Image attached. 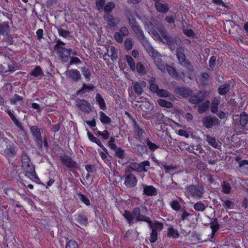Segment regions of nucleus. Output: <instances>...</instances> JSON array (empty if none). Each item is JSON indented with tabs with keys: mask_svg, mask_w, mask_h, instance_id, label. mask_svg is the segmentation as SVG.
<instances>
[{
	"mask_svg": "<svg viewBox=\"0 0 248 248\" xmlns=\"http://www.w3.org/2000/svg\"><path fill=\"white\" fill-rule=\"evenodd\" d=\"M123 215L130 225L139 221H144L148 224L151 223V220L149 217L141 214V209L139 207L134 208L132 212L129 210H125Z\"/></svg>",
	"mask_w": 248,
	"mask_h": 248,
	"instance_id": "nucleus-1",
	"label": "nucleus"
},
{
	"mask_svg": "<svg viewBox=\"0 0 248 248\" xmlns=\"http://www.w3.org/2000/svg\"><path fill=\"white\" fill-rule=\"evenodd\" d=\"M186 197H191L196 200L202 199L205 192L204 186L202 184L189 185L185 188Z\"/></svg>",
	"mask_w": 248,
	"mask_h": 248,
	"instance_id": "nucleus-2",
	"label": "nucleus"
},
{
	"mask_svg": "<svg viewBox=\"0 0 248 248\" xmlns=\"http://www.w3.org/2000/svg\"><path fill=\"white\" fill-rule=\"evenodd\" d=\"M175 44L179 46L177 48L176 56L178 60L179 63L182 66L185 67L189 70L193 69V66L190 62L186 61V56L184 53V46L180 39L178 38H175Z\"/></svg>",
	"mask_w": 248,
	"mask_h": 248,
	"instance_id": "nucleus-3",
	"label": "nucleus"
},
{
	"mask_svg": "<svg viewBox=\"0 0 248 248\" xmlns=\"http://www.w3.org/2000/svg\"><path fill=\"white\" fill-rule=\"evenodd\" d=\"M30 131L33 140L35 142L36 145L39 150L42 151L43 148V145L47 148L48 144L47 141L46 137L42 138L41 129L37 125H33L30 126Z\"/></svg>",
	"mask_w": 248,
	"mask_h": 248,
	"instance_id": "nucleus-4",
	"label": "nucleus"
},
{
	"mask_svg": "<svg viewBox=\"0 0 248 248\" xmlns=\"http://www.w3.org/2000/svg\"><path fill=\"white\" fill-rule=\"evenodd\" d=\"M2 142L5 145V148L1 151V154L10 163L11 158L15 157L17 155L18 148L16 144L10 142L9 140L6 138L2 139Z\"/></svg>",
	"mask_w": 248,
	"mask_h": 248,
	"instance_id": "nucleus-5",
	"label": "nucleus"
},
{
	"mask_svg": "<svg viewBox=\"0 0 248 248\" xmlns=\"http://www.w3.org/2000/svg\"><path fill=\"white\" fill-rule=\"evenodd\" d=\"M65 43L60 39L56 40V44L54 46V49L60 58L61 60L63 62H68L71 49L64 47Z\"/></svg>",
	"mask_w": 248,
	"mask_h": 248,
	"instance_id": "nucleus-6",
	"label": "nucleus"
},
{
	"mask_svg": "<svg viewBox=\"0 0 248 248\" xmlns=\"http://www.w3.org/2000/svg\"><path fill=\"white\" fill-rule=\"evenodd\" d=\"M158 31L160 37L159 40L167 44L171 51H174L176 49L175 40L172 39L167 31L164 28H161L158 30Z\"/></svg>",
	"mask_w": 248,
	"mask_h": 248,
	"instance_id": "nucleus-7",
	"label": "nucleus"
},
{
	"mask_svg": "<svg viewBox=\"0 0 248 248\" xmlns=\"http://www.w3.org/2000/svg\"><path fill=\"white\" fill-rule=\"evenodd\" d=\"M150 167V162L148 161H144L140 163L132 162L129 163L125 170H129L131 172L133 170L140 172L144 171L147 172Z\"/></svg>",
	"mask_w": 248,
	"mask_h": 248,
	"instance_id": "nucleus-8",
	"label": "nucleus"
},
{
	"mask_svg": "<svg viewBox=\"0 0 248 248\" xmlns=\"http://www.w3.org/2000/svg\"><path fill=\"white\" fill-rule=\"evenodd\" d=\"M124 184L128 188L135 187L138 182V179L136 176L129 170H125Z\"/></svg>",
	"mask_w": 248,
	"mask_h": 248,
	"instance_id": "nucleus-9",
	"label": "nucleus"
},
{
	"mask_svg": "<svg viewBox=\"0 0 248 248\" xmlns=\"http://www.w3.org/2000/svg\"><path fill=\"white\" fill-rule=\"evenodd\" d=\"M146 83L142 80L138 81H133L131 89H128V92L130 96L133 93V90L134 92L138 95H140L143 92L144 88L146 87Z\"/></svg>",
	"mask_w": 248,
	"mask_h": 248,
	"instance_id": "nucleus-10",
	"label": "nucleus"
},
{
	"mask_svg": "<svg viewBox=\"0 0 248 248\" xmlns=\"http://www.w3.org/2000/svg\"><path fill=\"white\" fill-rule=\"evenodd\" d=\"M22 168L25 175L30 179L31 181L37 182L39 180L38 177L36 175L35 167L33 164L28 166L26 165V166Z\"/></svg>",
	"mask_w": 248,
	"mask_h": 248,
	"instance_id": "nucleus-11",
	"label": "nucleus"
},
{
	"mask_svg": "<svg viewBox=\"0 0 248 248\" xmlns=\"http://www.w3.org/2000/svg\"><path fill=\"white\" fill-rule=\"evenodd\" d=\"M202 124L206 128L209 129L213 126H217L220 124V121L215 117L212 116H206L203 118L202 121Z\"/></svg>",
	"mask_w": 248,
	"mask_h": 248,
	"instance_id": "nucleus-12",
	"label": "nucleus"
},
{
	"mask_svg": "<svg viewBox=\"0 0 248 248\" xmlns=\"http://www.w3.org/2000/svg\"><path fill=\"white\" fill-rule=\"evenodd\" d=\"M76 106L84 113H89L92 110L90 103L86 100L78 98L75 101Z\"/></svg>",
	"mask_w": 248,
	"mask_h": 248,
	"instance_id": "nucleus-13",
	"label": "nucleus"
},
{
	"mask_svg": "<svg viewBox=\"0 0 248 248\" xmlns=\"http://www.w3.org/2000/svg\"><path fill=\"white\" fill-rule=\"evenodd\" d=\"M206 97V92L200 91L196 94L190 95L189 101L191 104L196 105L202 103Z\"/></svg>",
	"mask_w": 248,
	"mask_h": 248,
	"instance_id": "nucleus-14",
	"label": "nucleus"
},
{
	"mask_svg": "<svg viewBox=\"0 0 248 248\" xmlns=\"http://www.w3.org/2000/svg\"><path fill=\"white\" fill-rule=\"evenodd\" d=\"M66 77L74 82H78L81 79L80 72L76 69H71L65 72Z\"/></svg>",
	"mask_w": 248,
	"mask_h": 248,
	"instance_id": "nucleus-15",
	"label": "nucleus"
},
{
	"mask_svg": "<svg viewBox=\"0 0 248 248\" xmlns=\"http://www.w3.org/2000/svg\"><path fill=\"white\" fill-rule=\"evenodd\" d=\"M174 92L178 95L187 97L193 94V91L189 88L177 86L174 88Z\"/></svg>",
	"mask_w": 248,
	"mask_h": 248,
	"instance_id": "nucleus-16",
	"label": "nucleus"
},
{
	"mask_svg": "<svg viewBox=\"0 0 248 248\" xmlns=\"http://www.w3.org/2000/svg\"><path fill=\"white\" fill-rule=\"evenodd\" d=\"M44 76V73L40 66H36L30 73H29L27 77L30 79L36 78L38 79L42 78Z\"/></svg>",
	"mask_w": 248,
	"mask_h": 248,
	"instance_id": "nucleus-17",
	"label": "nucleus"
},
{
	"mask_svg": "<svg viewBox=\"0 0 248 248\" xmlns=\"http://www.w3.org/2000/svg\"><path fill=\"white\" fill-rule=\"evenodd\" d=\"M61 160L65 166L70 168L71 170L78 168V164L74 161L70 157L67 155H64L61 157Z\"/></svg>",
	"mask_w": 248,
	"mask_h": 248,
	"instance_id": "nucleus-18",
	"label": "nucleus"
},
{
	"mask_svg": "<svg viewBox=\"0 0 248 248\" xmlns=\"http://www.w3.org/2000/svg\"><path fill=\"white\" fill-rule=\"evenodd\" d=\"M104 18L107 22V25L110 27H116L120 22V19L119 18H115L108 13L105 15Z\"/></svg>",
	"mask_w": 248,
	"mask_h": 248,
	"instance_id": "nucleus-19",
	"label": "nucleus"
},
{
	"mask_svg": "<svg viewBox=\"0 0 248 248\" xmlns=\"http://www.w3.org/2000/svg\"><path fill=\"white\" fill-rule=\"evenodd\" d=\"M141 186L144 194L148 196H155L157 194V189L154 186L146 184H142Z\"/></svg>",
	"mask_w": 248,
	"mask_h": 248,
	"instance_id": "nucleus-20",
	"label": "nucleus"
},
{
	"mask_svg": "<svg viewBox=\"0 0 248 248\" xmlns=\"http://www.w3.org/2000/svg\"><path fill=\"white\" fill-rule=\"evenodd\" d=\"M139 107L140 108L143 112L142 116L146 119H149L150 118L146 117V115L149 113L148 112L151 111L153 109V105L150 104L149 102L145 101L142 102L140 105Z\"/></svg>",
	"mask_w": 248,
	"mask_h": 248,
	"instance_id": "nucleus-21",
	"label": "nucleus"
},
{
	"mask_svg": "<svg viewBox=\"0 0 248 248\" xmlns=\"http://www.w3.org/2000/svg\"><path fill=\"white\" fill-rule=\"evenodd\" d=\"M235 160L239 164V168L243 173H247L248 171V160H241V157L237 156Z\"/></svg>",
	"mask_w": 248,
	"mask_h": 248,
	"instance_id": "nucleus-22",
	"label": "nucleus"
},
{
	"mask_svg": "<svg viewBox=\"0 0 248 248\" xmlns=\"http://www.w3.org/2000/svg\"><path fill=\"white\" fill-rule=\"evenodd\" d=\"M132 123L134 127V132L135 133L137 136V138L139 140L141 139L143 137V134L144 133V129L139 126L135 119L132 118Z\"/></svg>",
	"mask_w": 248,
	"mask_h": 248,
	"instance_id": "nucleus-23",
	"label": "nucleus"
},
{
	"mask_svg": "<svg viewBox=\"0 0 248 248\" xmlns=\"http://www.w3.org/2000/svg\"><path fill=\"white\" fill-rule=\"evenodd\" d=\"M5 112L8 114L11 119L14 122V124L21 130H22L23 129V127L21 123L16 118L15 115L14 111L9 108H7L5 110Z\"/></svg>",
	"mask_w": 248,
	"mask_h": 248,
	"instance_id": "nucleus-24",
	"label": "nucleus"
},
{
	"mask_svg": "<svg viewBox=\"0 0 248 248\" xmlns=\"http://www.w3.org/2000/svg\"><path fill=\"white\" fill-rule=\"evenodd\" d=\"M155 6L157 12L163 14L167 13L170 8L167 3H162L159 1L155 2Z\"/></svg>",
	"mask_w": 248,
	"mask_h": 248,
	"instance_id": "nucleus-25",
	"label": "nucleus"
},
{
	"mask_svg": "<svg viewBox=\"0 0 248 248\" xmlns=\"http://www.w3.org/2000/svg\"><path fill=\"white\" fill-rule=\"evenodd\" d=\"M142 42L144 48H145L146 50L147 51L149 55L151 56L152 58L156 59V57L158 55V53L154 49L152 46L148 42L146 41H145L144 42L142 41Z\"/></svg>",
	"mask_w": 248,
	"mask_h": 248,
	"instance_id": "nucleus-26",
	"label": "nucleus"
},
{
	"mask_svg": "<svg viewBox=\"0 0 248 248\" xmlns=\"http://www.w3.org/2000/svg\"><path fill=\"white\" fill-rule=\"evenodd\" d=\"M107 55L110 57L112 61H116L117 59V52L116 48L114 46H109L107 48V52L105 56Z\"/></svg>",
	"mask_w": 248,
	"mask_h": 248,
	"instance_id": "nucleus-27",
	"label": "nucleus"
},
{
	"mask_svg": "<svg viewBox=\"0 0 248 248\" xmlns=\"http://www.w3.org/2000/svg\"><path fill=\"white\" fill-rule=\"evenodd\" d=\"M21 167H23L29 165H31V162L30 157L28 155L27 153L25 151H23L21 155Z\"/></svg>",
	"mask_w": 248,
	"mask_h": 248,
	"instance_id": "nucleus-28",
	"label": "nucleus"
},
{
	"mask_svg": "<svg viewBox=\"0 0 248 248\" xmlns=\"http://www.w3.org/2000/svg\"><path fill=\"white\" fill-rule=\"evenodd\" d=\"M210 106V102L209 100H206L205 101L201 103L198 107V111L199 113L202 114L206 112L209 108Z\"/></svg>",
	"mask_w": 248,
	"mask_h": 248,
	"instance_id": "nucleus-29",
	"label": "nucleus"
},
{
	"mask_svg": "<svg viewBox=\"0 0 248 248\" xmlns=\"http://www.w3.org/2000/svg\"><path fill=\"white\" fill-rule=\"evenodd\" d=\"M65 26V24H62L61 26L58 27L56 26V28L57 29L59 36L64 38H67L70 36V32L69 31L65 30L63 28V27Z\"/></svg>",
	"mask_w": 248,
	"mask_h": 248,
	"instance_id": "nucleus-30",
	"label": "nucleus"
},
{
	"mask_svg": "<svg viewBox=\"0 0 248 248\" xmlns=\"http://www.w3.org/2000/svg\"><path fill=\"white\" fill-rule=\"evenodd\" d=\"M221 101V97L220 96L215 97L212 102L210 103V110L212 113L218 110V105Z\"/></svg>",
	"mask_w": 248,
	"mask_h": 248,
	"instance_id": "nucleus-31",
	"label": "nucleus"
},
{
	"mask_svg": "<svg viewBox=\"0 0 248 248\" xmlns=\"http://www.w3.org/2000/svg\"><path fill=\"white\" fill-rule=\"evenodd\" d=\"M95 87L93 85H89L85 83L82 84V88L77 92L76 94L77 95L85 93L87 92H89L91 91H93Z\"/></svg>",
	"mask_w": 248,
	"mask_h": 248,
	"instance_id": "nucleus-32",
	"label": "nucleus"
},
{
	"mask_svg": "<svg viewBox=\"0 0 248 248\" xmlns=\"http://www.w3.org/2000/svg\"><path fill=\"white\" fill-rule=\"evenodd\" d=\"M87 135L89 139L92 142L96 143L99 146H100L101 148H102L104 151H106L107 152V150L106 149V148L103 146L102 143H101V141L96 138L95 137L93 136L90 132H87Z\"/></svg>",
	"mask_w": 248,
	"mask_h": 248,
	"instance_id": "nucleus-33",
	"label": "nucleus"
},
{
	"mask_svg": "<svg viewBox=\"0 0 248 248\" xmlns=\"http://www.w3.org/2000/svg\"><path fill=\"white\" fill-rule=\"evenodd\" d=\"M231 89V84L226 83L220 85L218 88V93L220 95L225 94Z\"/></svg>",
	"mask_w": 248,
	"mask_h": 248,
	"instance_id": "nucleus-34",
	"label": "nucleus"
},
{
	"mask_svg": "<svg viewBox=\"0 0 248 248\" xmlns=\"http://www.w3.org/2000/svg\"><path fill=\"white\" fill-rule=\"evenodd\" d=\"M10 26L8 21L0 22V35H4L10 31Z\"/></svg>",
	"mask_w": 248,
	"mask_h": 248,
	"instance_id": "nucleus-35",
	"label": "nucleus"
},
{
	"mask_svg": "<svg viewBox=\"0 0 248 248\" xmlns=\"http://www.w3.org/2000/svg\"><path fill=\"white\" fill-rule=\"evenodd\" d=\"M132 30L136 34L137 37L140 41H142L145 40V38L143 31L139 25L135 27V28H134Z\"/></svg>",
	"mask_w": 248,
	"mask_h": 248,
	"instance_id": "nucleus-36",
	"label": "nucleus"
},
{
	"mask_svg": "<svg viewBox=\"0 0 248 248\" xmlns=\"http://www.w3.org/2000/svg\"><path fill=\"white\" fill-rule=\"evenodd\" d=\"M4 64L7 66L8 68L6 69L3 67V66H1V68L0 69V71L1 72L7 73L8 72H14L16 70L15 64L13 62H11L9 63H4Z\"/></svg>",
	"mask_w": 248,
	"mask_h": 248,
	"instance_id": "nucleus-37",
	"label": "nucleus"
},
{
	"mask_svg": "<svg viewBox=\"0 0 248 248\" xmlns=\"http://www.w3.org/2000/svg\"><path fill=\"white\" fill-rule=\"evenodd\" d=\"M235 117H238L240 118V124L243 127L245 126L248 123V114L245 111L242 112L240 116L236 115Z\"/></svg>",
	"mask_w": 248,
	"mask_h": 248,
	"instance_id": "nucleus-38",
	"label": "nucleus"
},
{
	"mask_svg": "<svg viewBox=\"0 0 248 248\" xmlns=\"http://www.w3.org/2000/svg\"><path fill=\"white\" fill-rule=\"evenodd\" d=\"M167 236L168 237L176 239L179 237L180 234L179 233L178 231L175 230L173 228L169 227L168 229Z\"/></svg>",
	"mask_w": 248,
	"mask_h": 248,
	"instance_id": "nucleus-39",
	"label": "nucleus"
},
{
	"mask_svg": "<svg viewBox=\"0 0 248 248\" xmlns=\"http://www.w3.org/2000/svg\"><path fill=\"white\" fill-rule=\"evenodd\" d=\"M24 98L23 97L17 94H15L14 96L10 98L9 101L11 105H15L17 102H21L20 104L22 105L23 103Z\"/></svg>",
	"mask_w": 248,
	"mask_h": 248,
	"instance_id": "nucleus-40",
	"label": "nucleus"
},
{
	"mask_svg": "<svg viewBox=\"0 0 248 248\" xmlns=\"http://www.w3.org/2000/svg\"><path fill=\"white\" fill-rule=\"evenodd\" d=\"M152 228L153 232H157L162 231L163 228V225L162 223L156 221L155 223L153 224L151 221V224H148Z\"/></svg>",
	"mask_w": 248,
	"mask_h": 248,
	"instance_id": "nucleus-41",
	"label": "nucleus"
},
{
	"mask_svg": "<svg viewBox=\"0 0 248 248\" xmlns=\"http://www.w3.org/2000/svg\"><path fill=\"white\" fill-rule=\"evenodd\" d=\"M96 102L98 103L100 108L103 110L106 109V105L104 99L100 93H97L95 96Z\"/></svg>",
	"mask_w": 248,
	"mask_h": 248,
	"instance_id": "nucleus-42",
	"label": "nucleus"
},
{
	"mask_svg": "<svg viewBox=\"0 0 248 248\" xmlns=\"http://www.w3.org/2000/svg\"><path fill=\"white\" fill-rule=\"evenodd\" d=\"M222 187V192L225 194H229L231 193L232 187L230 184L225 181H223L221 184Z\"/></svg>",
	"mask_w": 248,
	"mask_h": 248,
	"instance_id": "nucleus-43",
	"label": "nucleus"
},
{
	"mask_svg": "<svg viewBox=\"0 0 248 248\" xmlns=\"http://www.w3.org/2000/svg\"><path fill=\"white\" fill-rule=\"evenodd\" d=\"M126 17L128 19L129 24L132 29H133L139 25L134 16L131 14L127 15Z\"/></svg>",
	"mask_w": 248,
	"mask_h": 248,
	"instance_id": "nucleus-44",
	"label": "nucleus"
},
{
	"mask_svg": "<svg viewBox=\"0 0 248 248\" xmlns=\"http://www.w3.org/2000/svg\"><path fill=\"white\" fill-rule=\"evenodd\" d=\"M100 120L103 124H109L111 123V119L103 111L99 112Z\"/></svg>",
	"mask_w": 248,
	"mask_h": 248,
	"instance_id": "nucleus-45",
	"label": "nucleus"
},
{
	"mask_svg": "<svg viewBox=\"0 0 248 248\" xmlns=\"http://www.w3.org/2000/svg\"><path fill=\"white\" fill-rule=\"evenodd\" d=\"M223 202L222 205L226 209H232L234 207V203L232 202L227 199H221Z\"/></svg>",
	"mask_w": 248,
	"mask_h": 248,
	"instance_id": "nucleus-46",
	"label": "nucleus"
},
{
	"mask_svg": "<svg viewBox=\"0 0 248 248\" xmlns=\"http://www.w3.org/2000/svg\"><path fill=\"white\" fill-rule=\"evenodd\" d=\"M115 151V155L119 159H123L125 157V151L122 148L116 147V149H114Z\"/></svg>",
	"mask_w": 248,
	"mask_h": 248,
	"instance_id": "nucleus-47",
	"label": "nucleus"
},
{
	"mask_svg": "<svg viewBox=\"0 0 248 248\" xmlns=\"http://www.w3.org/2000/svg\"><path fill=\"white\" fill-rule=\"evenodd\" d=\"M206 141L213 147L215 148H217V143L216 140L215 138L211 137L209 135L205 136Z\"/></svg>",
	"mask_w": 248,
	"mask_h": 248,
	"instance_id": "nucleus-48",
	"label": "nucleus"
},
{
	"mask_svg": "<svg viewBox=\"0 0 248 248\" xmlns=\"http://www.w3.org/2000/svg\"><path fill=\"white\" fill-rule=\"evenodd\" d=\"M136 68L137 72L142 75H145L146 73V68L145 65L141 62L137 63Z\"/></svg>",
	"mask_w": 248,
	"mask_h": 248,
	"instance_id": "nucleus-49",
	"label": "nucleus"
},
{
	"mask_svg": "<svg viewBox=\"0 0 248 248\" xmlns=\"http://www.w3.org/2000/svg\"><path fill=\"white\" fill-rule=\"evenodd\" d=\"M80 70H81L82 75L85 77L86 81L87 82L89 81L91 79V72L89 70V69L88 68L84 67H81L80 68Z\"/></svg>",
	"mask_w": 248,
	"mask_h": 248,
	"instance_id": "nucleus-50",
	"label": "nucleus"
},
{
	"mask_svg": "<svg viewBox=\"0 0 248 248\" xmlns=\"http://www.w3.org/2000/svg\"><path fill=\"white\" fill-rule=\"evenodd\" d=\"M193 208L196 211L203 212L205 210L206 206L202 202L199 201L194 204Z\"/></svg>",
	"mask_w": 248,
	"mask_h": 248,
	"instance_id": "nucleus-51",
	"label": "nucleus"
},
{
	"mask_svg": "<svg viewBox=\"0 0 248 248\" xmlns=\"http://www.w3.org/2000/svg\"><path fill=\"white\" fill-rule=\"evenodd\" d=\"M158 104L162 107H165L168 108H170L172 107V103L169 101H167L165 100L159 99L157 101Z\"/></svg>",
	"mask_w": 248,
	"mask_h": 248,
	"instance_id": "nucleus-52",
	"label": "nucleus"
},
{
	"mask_svg": "<svg viewBox=\"0 0 248 248\" xmlns=\"http://www.w3.org/2000/svg\"><path fill=\"white\" fill-rule=\"evenodd\" d=\"M166 70L169 73V74L175 78H178V74L177 73L176 69L173 67L167 65H166Z\"/></svg>",
	"mask_w": 248,
	"mask_h": 248,
	"instance_id": "nucleus-53",
	"label": "nucleus"
},
{
	"mask_svg": "<svg viewBox=\"0 0 248 248\" xmlns=\"http://www.w3.org/2000/svg\"><path fill=\"white\" fill-rule=\"evenodd\" d=\"M126 60L129 66L130 69L132 71H135L136 66L133 59L130 56L127 55L126 56Z\"/></svg>",
	"mask_w": 248,
	"mask_h": 248,
	"instance_id": "nucleus-54",
	"label": "nucleus"
},
{
	"mask_svg": "<svg viewBox=\"0 0 248 248\" xmlns=\"http://www.w3.org/2000/svg\"><path fill=\"white\" fill-rule=\"evenodd\" d=\"M115 4L113 2H109L107 3L104 7L103 10L107 14L110 13L112 10L115 8Z\"/></svg>",
	"mask_w": 248,
	"mask_h": 248,
	"instance_id": "nucleus-55",
	"label": "nucleus"
},
{
	"mask_svg": "<svg viewBox=\"0 0 248 248\" xmlns=\"http://www.w3.org/2000/svg\"><path fill=\"white\" fill-rule=\"evenodd\" d=\"M78 199L85 205L87 206H89L90 205V201L85 195L79 193L78 194Z\"/></svg>",
	"mask_w": 248,
	"mask_h": 248,
	"instance_id": "nucleus-56",
	"label": "nucleus"
},
{
	"mask_svg": "<svg viewBox=\"0 0 248 248\" xmlns=\"http://www.w3.org/2000/svg\"><path fill=\"white\" fill-rule=\"evenodd\" d=\"M180 212L181 213V217H180V219H181L183 221L186 220L189 217L192 215V214H191L188 213L185 208L182 209L180 210Z\"/></svg>",
	"mask_w": 248,
	"mask_h": 248,
	"instance_id": "nucleus-57",
	"label": "nucleus"
},
{
	"mask_svg": "<svg viewBox=\"0 0 248 248\" xmlns=\"http://www.w3.org/2000/svg\"><path fill=\"white\" fill-rule=\"evenodd\" d=\"M106 3L105 0H96L95 4L97 10L101 12L103 10L105 4Z\"/></svg>",
	"mask_w": 248,
	"mask_h": 248,
	"instance_id": "nucleus-58",
	"label": "nucleus"
},
{
	"mask_svg": "<svg viewBox=\"0 0 248 248\" xmlns=\"http://www.w3.org/2000/svg\"><path fill=\"white\" fill-rule=\"evenodd\" d=\"M155 59V62L156 66L158 67V69L162 72H164L165 70L166 69V66L165 67L164 64H162L160 62V60H161L160 58L156 57V59Z\"/></svg>",
	"mask_w": 248,
	"mask_h": 248,
	"instance_id": "nucleus-59",
	"label": "nucleus"
},
{
	"mask_svg": "<svg viewBox=\"0 0 248 248\" xmlns=\"http://www.w3.org/2000/svg\"><path fill=\"white\" fill-rule=\"evenodd\" d=\"M210 227L212 229V231H213V232H217L218 230L219 225L217 218H214L210 223Z\"/></svg>",
	"mask_w": 248,
	"mask_h": 248,
	"instance_id": "nucleus-60",
	"label": "nucleus"
},
{
	"mask_svg": "<svg viewBox=\"0 0 248 248\" xmlns=\"http://www.w3.org/2000/svg\"><path fill=\"white\" fill-rule=\"evenodd\" d=\"M77 221L81 224H86L88 223V218L82 215H78L77 218Z\"/></svg>",
	"mask_w": 248,
	"mask_h": 248,
	"instance_id": "nucleus-61",
	"label": "nucleus"
},
{
	"mask_svg": "<svg viewBox=\"0 0 248 248\" xmlns=\"http://www.w3.org/2000/svg\"><path fill=\"white\" fill-rule=\"evenodd\" d=\"M65 248H78V243L73 239L67 242Z\"/></svg>",
	"mask_w": 248,
	"mask_h": 248,
	"instance_id": "nucleus-62",
	"label": "nucleus"
},
{
	"mask_svg": "<svg viewBox=\"0 0 248 248\" xmlns=\"http://www.w3.org/2000/svg\"><path fill=\"white\" fill-rule=\"evenodd\" d=\"M171 207L175 211H178L181 209V205L177 200H174L170 202Z\"/></svg>",
	"mask_w": 248,
	"mask_h": 248,
	"instance_id": "nucleus-63",
	"label": "nucleus"
},
{
	"mask_svg": "<svg viewBox=\"0 0 248 248\" xmlns=\"http://www.w3.org/2000/svg\"><path fill=\"white\" fill-rule=\"evenodd\" d=\"M156 94L158 96L166 97L170 96V93L165 89H159Z\"/></svg>",
	"mask_w": 248,
	"mask_h": 248,
	"instance_id": "nucleus-64",
	"label": "nucleus"
}]
</instances>
